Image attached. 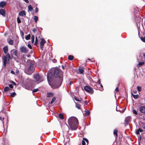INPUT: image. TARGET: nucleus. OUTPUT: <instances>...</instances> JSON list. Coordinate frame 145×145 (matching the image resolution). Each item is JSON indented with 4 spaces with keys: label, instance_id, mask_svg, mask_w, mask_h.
<instances>
[{
    "label": "nucleus",
    "instance_id": "nucleus-17",
    "mask_svg": "<svg viewBox=\"0 0 145 145\" xmlns=\"http://www.w3.org/2000/svg\"><path fill=\"white\" fill-rule=\"evenodd\" d=\"M3 50L4 53L5 54H7L8 51V47L7 46H5L3 48Z\"/></svg>",
    "mask_w": 145,
    "mask_h": 145
},
{
    "label": "nucleus",
    "instance_id": "nucleus-12",
    "mask_svg": "<svg viewBox=\"0 0 145 145\" xmlns=\"http://www.w3.org/2000/svg\"><path fill=\"white\" fill-rule=\"evenodd\" d=\"M11 53L12 55V54H13L15 56H18V52L16 50H12L11 51Z\"/></svg>",
    "mask_w": 145,
    "mask_h": 145
},
{
    "label": "nucleus",
    "instance_id": "nucleus-10",
    "mask_svg": "<svg viewBox=\"0 0 145 145\" xmlns=\"http://www.w3.org/2000/svg\"><path fill=\"white\" fill-rule=\"evenodd\" d=\"M62 128L64 131L67 132H68L69 130V127L66 124H64L63 125Z\"/></svg>",
    "mask_w": 145,
    "mask_h": 145
},
{
    "label": "nucleus",
    "instance_id": "nucleus-44",
    "mask_svg": "<svg viewBox=\"0 0 145 145\" xmlns=\"http://www.w3.org/2000/svg\"><path fill=\"white\" fill-rule=\"evenodd\" d=\"M38 9L37 7H36L35 9V12L36 13H37L38 11Z\"/></svg>",
    "mask_w": 145,
    "mask_h": 145
},
{
    "label": "nucleus",
    "instance_id": "nucleus-14",
    "mask_svg": "<svg viewBox=\"0 0 145 145\" xmlns=\"http://www.w3.org/2000/svg\"><path fill=\"white\" fill-rule=\"evenodd\" d=\"M0 14L3 16H5V11L3 9H1L0 10Z\"/></svg>",
    "mask_w": 145,
    "mask_h": 145
},
{
    "label": "nucleus",
    "instance_id": "nucleus-55",
    "mask_svg": "<svg viewBox=\"0 0 145 145\" xmlns=\"http://www.w3.org/2000/svg\"><path fill=\"white\" fill-rule=\"evenodd\" d=\"M61 67L63 69H65V67L63 65Z\"/></svg>",
    "mask_w": 145,
    "mask_h": 145
},
{
    "label": "nucleus",
    "instance_id": "nucleus-18",
    "mask_svg": "<svg viewBox=\"0 0 145 145\" xmlns=\"http://www.w3.org/2000/svg\"><path fill=\"white\" fill-rule=\"evenodd\" d=\"M19 15L21 16H23L24 15H25V11L23 10L20 12L19 13Z\"/></svg>",
    "mask_w": 145,
    "mask_h": 145
},
{
    "label": "nucleus",
    "instance_id": "nucleus-23",
    "mask_svg": "<svg viewBox=\"0 0 145 145\" xmlns=\"http://www.w3.org/2000/svg\"><path fill=\"white\" fill-rule=\"evenodd\" d=\"M117 130L116 129H115L114 130V135H115L116 136V137H118V134H117Z\"/></svg>",
    "mask_w": 145,
    "mask_h": 145
},
{
    "label": "nucleus",
    "instance_id": "nucleus-38",
    "mask_svg": "<svg viewBox=\"0 0 145 145\" xmlns=\"http://www.w3.org/2000/svg\"><path fill=\"white\" fill-rule=\"evenodd\" d=\"M132 112L133 114H135V115L137 114V111L135 109H133L132 110Z\"/></svg>",
    "mask_w": 145,
    "mask_h": 145
},
{
    "label": "nucleus",
    "instance_id": "nucleus-59",
    "mask_svg": "<svg viewBox=\"0 0 145 145\" xmlns=\"http://www.w3.org/2000/svg\"><path fill=\"white\" fill-rule=\"evenodd\" d=\"M88 59L89 61H90L91 60L89 59Z\"/></svg>",
    "mask_w": 145,
    "mask_h": 145
},
{
    "label": "nucleus",
    "instance_id": "nucleus-30",
    "mask_svg": "<svg viewBox=\"0 0 145 145\" xmlns=\"http://www.w3.org/2000/svg\"><path fill=\"white\" fill-rule=\"evenodd\" d=\"M29 10L31 11L33 10V8L31 5H29L28 7Z\"/></svg>",
    "mask_w": 145,
    "mask_h": 145
},
{
    "label": "nucleus",
    "instance_id": "nucleus-49",
    "mask_svg": "<svg viewBox=\"0 0 145 145\" xmlns=\"http://www.w3.org/2000/svg\"><path fill=\"white\" fill-rule=\"evenodd\" d=\"M99 84L100 85V86H101L102 88H103V86L101 84ZM103 90V88H102V89H101V91H102V90Z\"/></svg>",
    "mask_w": 145,
    "mask_h": 145
},
{
    "label": "nucleus",
    "instance_id": "nucleus-35",
    "mask_svg": "<svg viewBox=\"0 0 145 145\" xmlns=\"http://www.w3.org/2000/svg\"><path fill=\"white\" fill-rule=\"evenodd\" d=\"M137 89L139 91H140L142 90L141 87L140 86H138L137 87Z\"/></svg>",
    "mask_w": 145,
    "mask_h": 145
},
{
    "label": "nucleus",
    "instance_id": "nucleus-48",
    "mask_svg": "<svg viewBox=\"0 0 145 145\" xmlns=\"http://www.w3.org/2000/svg\"><path fill=\"white\" fill-rule=\"evenodd\" d=\"M115 91L116 92H118L119 91L118 89V88H116L115 90Z\"/></svg>",
    "mask_w": 145,
    "mask_h": 145
},
{
    "label": "nucleus",
    "instance_id": "nucleus-13",
    "mask_svg": "<svg viewBox=\"0 0 145 145\" xmlns=\"http://www.w3.org/2000/svg\"><path fill=\"white\" fill-rule=\"evenodd\" d=\"M7 3L5 1H1L0 3V7L3 8L6 5Z\"/></svg>",
    "mask_w": 145,
    "mask_h": 145
},
{
    "label": "nucleus",
    "instance_id": "nucleus-36",
    "mask_svg": "<svg viewBox=\"0 0 145 145\" xmlns=\"http://www.w3.org/2000/svg\"><path fill=\"white\" fill-rule=\"evenodd\" d=\"M16 95V93L14 92L11 94L10 96L12 97H14Z\"/></svg>",
    "mask_w": 145,
    "mask_h": 145
},
{
    "label": "nucleus",
    "instance_id": "nucleus-16",
    "mask_svg": "<svg viewBox=\"0 0 145 145\" xmlns=\"http://www.w3.org/2000/svg\"><path fill=\"white\" fill-rule=\"evenodd\" d=\"M85 141H86L87 143H88V140L87 139L85 138H84L83 140L82 141V145H86Z\"/></svg>",
    "mask_w": 145,
    "mask_h": 145
},
{
    "label": "nucleus",
    "instance_id": "nucleus-8",
    "mask_svg": "<svg viewBox=\"0 0 145 145\" xmlns=\"http://www.w3.org/2000/svg\"><path fill=\"white\" fill-rule=\"evenodd\" d=\"M20 51L24 53H26L28 52V50L27 48L25 46H22L20 48Z\"/></svg>",
    "mask_w": 145,
    "mask_h": 145
},
{
    "label": "nucleus",
    "instance_id": "nucleus-56",
    "mask_svg": "<svg viewBox=\"0 0 145 145\" xmlns=\"http://www.w3.org/2000/svg\"><path fill=\"white\" fill-rule=\"evenodd\" d=\"M143 55L144 57H145V53L143 54Z\"/></svg>",
    "mask_w": 145,
    "mask_h": 145
},
{
    "label": "nucleus",
    "instance_id": "nucleus-34",
    "mask_svg": "<svg viewBox=\"0 0 145 145\" xmlns=\"http://www.w3.org/2000/svg\"><path fill=\"white\" fill-rule=\"evenodd\" d=\"M79 72L81 74H82L83 72L84 71V70H83V69H80V68H79Z\"/></svg>",
    "mask_w": 145,
    "mask_h": 145
},
{
    "label": "nucleus",
    "instance_id": "nucleus-46",
    "mask_svg": "<svg viewBox=\"0 0 145 145\" xmlns=\"http://www.w3.org/2000/svg\"><path fill=\"white\" fill-rule=\"evenodd\" d=\"M52 61L53 63H55L57 62V60L55 59H53L52 60Z\"/></svg>",
    "mask_w": 145,
    "mask_h": 145
},
{
    "label": "nucleus",
    "instance_id": "nucleus-22",
    "mask_svg": "<svg viewBox=\"0 0 145 145\" xmlns=\"http://www.w3.org/2000/svg\"><path fill=\"white\" fill-rule=\"evenodd\" d=\"M132 95L133 96V97L135 99H137L139 97V95H134L133 93H132Z\"/></svg>",
    "mask_w": 145,
    "mask_h": 145
},
{
    "label": "nucleus",
    "instance_id": "nucleus-6",
    "mask_svg": "<svg viewBox=\"0 0 145 145\" xmlns=\"http://www.w3.org/2000/svg\"><path fill=\"white\" fill-rule=\"evenodd\" d=\"M85 90L87 92L90 94H93V89L88 86H86L84 87Z\"/></svg>",
    "mask_w": 145,
    "mask_h": 145
},
{
    "label": "nucleus",
    "instance_id": "nucleus-52",
    "mask_svg": "<svg viewBox=\"0 0 145 145\" xmlns=\"http://www.w3.org/2000/svg\"><path fill=\"white\" fill-rule=\"evenodd\" d=\"M11 73H12V74H14V72L13 71H11Z\"/></svg>",
    "mask_w": 145,
    "mask_h": 145
},
{
    "label": "nucleus",
    "instance_id": "nucleus-24",
    "mask_svg": "<svg viewBox=\"0 0 145 145\" xmlns=\"http://www.w3.org/2000/svg\"><path fill=\"white\" fill-rule=\"evenodd\" d=\"M144 64V62H140L138 63L137 65V67H140V66Z\"/></svg>",
    "mask_w": 145,
    "mask_h": 145
},
{
    "label": "nucleus",
    "instance_id": "nucleus-54",
    "mask_svg": "<svg viewBox=\"0 0 145 145\" xmlns=\"http://www.w3.org/2000/svg\"><path fill=\"white\" fill-rule=\"evenodd\" d=\"M85 105H87V101H85Z\"/></svg>",
    "mask_w": 145,
    "mask_h": 145
},
{
    "label": "nucleus",
    "instance_id": "nucleus-7",
    "mask_svg": "<svg viewBox=\"0 0 145 145\" xmlns=\"http://www.w3.org/2000/svg\"><path fill=\"white\" fill-rule=\"evenodd\" d=\"M46 42L44 39H42L40 42V46L41 49L43 50L44 44L46 43Z\"/></svg>",
    "mask_w": 145,
    "mask_h": 145
},
{
    "label": "nucleus",
    "instance_id": "nucleus-39",
    "mask_svg": "<svg viewBox=\"0 0 145 145\" xmlns=\"http://www.w3.org/2000/svg\"><path fill=\"white\" fill-rule=\"evenodd\" d=\"M39 90V89L38 88L34 89L32 91L33 93H34L37 92Z\"/></svg>",
    "mask_w": 145,
    "mask_h": 145
},
{
    "label": "nucleus",
    "instance_id": "nucleus-28",
    "mask_svg": "<svg viewBox=\"0 0 145 145\" xmlns=\"http://www.w3.org/2000/svg\"><path fill=\"white\" fill-rule=\"evenodd\" d=\"M74 58V57L72 55L69 56L68 57V59H69L72 60Z\"/></svg>",
    "mask_w": 145,
    "mask_h": 145
},
{
    "label": "nucleus",
    "instance_id": "nucleus-15",
    "mask_svg": "<svg viewBox=\"0 0 145 145\" xmlns=\"http://www.w3.org/2000/svg\"><path fill=\"white\" fill-rule=\"evenodd\" d=\"M131 120V117L129 116L125 118V121L127 123H129L130 122Z\"/></svg>",
    "mask_w": 145,
    "mask_h": 145
},
{
    "label": "nucleus",
    "instance_id": "nucleus-42",
    "mask_svg": "<svg viewBox=\"0 0 145 145\" xmlns=\"http://www.w3.org/2000/svg\"><path fill=\"white\" fill-rule=\"evenodd\" d=\"M28 47L30 49L32 48V47L31 45L29 44L27 45Z\"/></svg>",
    "mask_w": 145,
    "mask_h": 145
},
{
    "label": "nucleus",
    "instance_id": "nucleus-45",
    "mask_svg": "<svg viewBox=\"0 0 145 145\" xmlns=\"http://www.w3.org/2000/svg\"><path fill=\"white\" fill-rule=\"evenodd\" d=\"M97 82L99 84H101V83H100V82H101L99 78H98V81H97Z\"/></svg>",
    "mask_w": 145,
    "mask_h": 145
},
{
    "label": "nucleus",
    "instance_id": "nucleus-50",
    "mask_svg": "<svg viewBox=\"0 0 145 145\" xmlns=\"http://www.w3.org/2000/svg\"><path fill=\"white\" fill-rule=\"evenodd\" d=\"M36 31V29H33V31L34 32V33H35V32Z\"/></svg>",
    "mask_w": 145,
    "mask_h": 145
},
{
    "label": "nucleus",
    "instance_id": "nucleus-60",
    "mask_svg": "<svg viewBox=\"0 0 145 145\" xmlns=\"http://www.w3.org/2000/svg\"><path fill=\"white\" fill-rule=\"evenodd\" d=\"M16 73H18V71H17V72H16Z\"/></svg>",
    "mask_w": 145,
    "mask_h": 145
},
{
    "label": "nucleus",
    "instance_id": "nucleus-43",
    "mask_svg": "<svg viewBox=\"0 0 145 145\" xmlns=\"http://www.w3.org/2000/svg\"><path fill=\"white\" fill-rule=\"evenodd\" d=\"M4 119V117H0V120L3 121V120Z\"/></svg>",
    "mask_w": 145,
    "mask_h": 145
},
{
    "label": "nucleus",
    "instance_id": "nucleus-33",
    "mask_svg": "<svg viewBox=\"0 0 145 145\" xmlns=\"http://www.w3.org/2000/svg\"><path fill=\"white\" fill-rule=\"evenodd\" d=\"M59 118L61 119H63L64 117L63 115L61 114H59Z\"/></svg>",
    "mask_w": 145,
    "mask_h": 145
},
{
    "label": "nucleus",
    "instance_id": "nucleus-26",
    "mask_svg": "<svg viewBox=\"0 0 145 145\" xmlns=\"http://www.w3.org/2000/svg\"><path fill=\"white\" fill-rule=\"evenodd\" d=\"M31 37V35L29 34L25 37V39L27 40H28L30 39Z\"/></svg>",
    "mask_w": 145,
    "mask_h": 145
},
{
    "label": "nucleus",
    "instance_id": "nucleus-53",
    "mask_svg": "<svg viewBox=\"0 0 145 145\" xmlns=\"http://www.w3.org/2000/svg\"><path fill=\"white\" fill-rule=\"evenodd\" d=\"M75 99L76 100V101H79V100L77 99V98H75Z\"/></svg>",
    "mask_w": 145,
    "mask_h": 145
},
{
    "label": "nucleus",
    "instance_id": "nucleus-40",
    "mask_svg": "<svg viewBox=\"0 0 145 145\" xmlns=\"http://www.w3.org/2000/svg\"><path fill=\"white\" fill-rule=\"evenodd\" d=\"M38 42V41L37 38V37H36L35 44L36 45L37 44Z\"/></svg>",
    "mask_w": 145,
    "mask_h": 145
},
{
    "label": "nucleus",
    "instance_id": "nucleus-57",
    "mask_svg": "<svg viewBox=\"0 0 145 145\" xmlns=\"http://www.w3.org/2000/svg\"><path fill=\"white\" fill-rule=\"evenodd\" d=\"M12 83L15 85H16V84L14 82H13Z\"/></svg>",
    "mask_w": 145,
    "mask_h": 145
},
{
    "label": "nucleus",
    "instance_id": "nucleus-37",
    "mask_svg": "<svg viewBox=\"0 0 145 145\" xmlns=\"http://www.w3.org/2000/svg\"><path fill=\"white\" fill-rule=\"evenodd\" d=\"M17 21L18 23V24H19L21 22V21L19 17H18L17 18Z\"/></svg>",
    "mask_w": 145,
    "mask_h": 145
},
{
    "label": "nucleus",
    "instance_id": "nucleus-58",
    "mask_svg": "<svg viewBox=\"0 0 145 145\" xmlns=\"http://www.w3.org/2000/svg\"><path fill=\"white\" fill-rule=\"evenodd\" d=\"M72 82H70V85H71V84H72Z\"/></svg>",
    "mask_w": 145,
    "mask_h": 145
},
{
    "label": "nucleus",
    "instance_id": "nucleus-27",
    "mask_svg": "<svg viewBox=\"0 0 145 145\" xmlns=\"http://www.w3.org/2000/svg\"><path fill=\"white\" fill-rule=\"evenodd\" d=\"M35 40V37L33 35H32L31 37V42L32 43H33L34 42Z\"/></svg>",
    "mask_w": 145,
    "mask_h": 145
},
{
    "label": "nucleus",
    "instance_id": "nucleus-61",
    "mask_svg": "<svg viewBox=\"0 0 145 145\" xmlns=\"http://www.w3.org/2000/svg\"><path fill=\"white\" fill-rule=\"evenodd\" d=\"M16 73H18V71H17V72H16Z\"/></svg>",
    "mask_w": 145,
    "mask_h": 145
},
{
    "label": "nucleus",
    "instance_id": "nucleus-4",
    "mask_svg": "<svg viewBox=\"0 0 145 145\" xmlns=\"http://www.w3.org/2000/svg\"><path fill=\"white\" fill-rule=\"evenodd\" d=\"M12 57H10V55L7 54L6 56H4L2 57V60L3 62V65L5 67L7 64L10 61V59H11Z\"/></svg>",
    "mask_w": 145,
    "mask_h": 145
},
{
    "label": "nucleus",
    "instance_id": "nucleus-29",
    "mask_svg": "<svg viewBox=\"0 0 145 145\" xmlns=\"http://www.w3.org/2000/svg\"><path fill=\"white\" fill-rule=\"evenodd\" d=\"M76 106L79 109H80V105L77 103H76Z\"/></svg>",
    "mask_w": 145,
    "mask_h": 145
},
{
    "label": "nucleus",
    "instance_id": "nucleus-9",
    "mask_svg": "<svg viewBox=\"0 0 145 145\" xmlns=\"http://www.w3.org/2000/svg\"><path fill=\"white\" fill-rule=\"evenodd\" d=\"M11 37H8L7 38V42L8 43L11 45H12L13 44V42L14 40H12V39H11Z\"/></svg>",
    "mask_w": 145,
    "mask_h": 145
},
{
    "label": "nucleus",
    "instance_id": "nucleus-19",
    "mask_svg": "<svg viewBox=\"0 0 145 145\" xmlns=\"http://www.w3.org/2000/svg\"><path fill=\"white\" fill-rule=\"evenodd\" d=\"M54 94L51 93H47V97H51L53 96Z\"/></svg>",
    "mask_w": 145,
    "mask_h": 145
},
{
    "label": "nucleus",
    "instance_id": "nucleus-20",
    "mask_svg": "<svg viewBox=\"0 0 145 145\" xmlns=\"http://www.w3.org/2000/svg\"><path fill=\"white\" fill-rule=\"evenodd\" d=\"M142 130L140 128L138 129L136 131V133L137 135H138L139 134V133L142 132Z\"/></svg>",
    "mask_w": 145,
    "mask_h": 145
},
{
    "label": "nucleus",
    "instance_id": "nucleus-31",
    "mask_svg": "<svg viewBox=\"0 0 145 145\" xmlns=\"http://www.w3.org/2000/svg\"><path fill=\"white\" fill-rule=\"evenodd\" d=\"M35 21V22L37 23V20H38V17L37 16H35L34 17V18Z\"/></svg>",
    "mask_w": 145,
    "mask_h": 145
},
{
    "label": "nucleus",
    "instance_id": "nucleus-41",
    "mask_svg": "<svg viewBox=\"0 0 145 145\" xmlns=\"http://www.w3.org/2000/svg\"><path fill=\"white\" fill-rule=\"evenodd\" d=\"M141 40L143 42H145V37H144L140 38Z\"/></svg>",
    "mask_w": 145,
    "mask_h": 145
},
{
    "label": "nucleus",
    "instance_id": "nucleus-11",
    "mask_svg": "<svg viewBox=\"0 0 145 145\" xmlns=\"http://www.w3.org/2000/svg\"><path fill=\"white\" fill-rule=\"evenodd\" d=\"M139 111L142 113H145V107L141 106L139 108Z\"/></svg>",
    "mask_w": 145,
    "mask_h": 145
},
{
    "label": "nucleus",
    "instance_id": "nucleus-2",
    "mask_svg": "<svg viewBox=\"0 0 145 145\" xmlns=\"http://www.w3.org/2000/svg\"><path fill=\"white\" fill-rule=\"evenodd\" d=\"M33 80L30 79H28V81L31 84L30 86L27 85H24V87L25 89L31 90L35 86V84H34V83H35L37 84H38L44 80L43 76L38 73L33 75Z\"/></svg>",
    "mask_w": 145,
    "mask_h": 145
},
{
    "label": "nucleus",
    "instance_id": "nucleus-25",
    "mask_svg": "<svg viewBox=\"0 0 145 145\" xmlns=\"http://www.w3.org/2000/svg\"><path fill=\"white\" fill-rule=\"evenodd\" d=\"M85 114L86 116H88L90 114V111L88 110H86L85 111Z\"/></svg>",
    "mask_w": 145,
    "mask_h": 145
},
{
    "label": "nucleus",
    "instance_id": "nucleus-21",
    "mask_svg": "<svg viewBox=\"0 0 145 145\" xmlns=\"http://www.w3.org/2000/svg\"><path fill=\"white\" fill-rule=\"evenodd\" d=\"M10 88L7 86H6L5 87L4 89V92H6L7 91L10 89Z\"/></svg>",
    "mask_w": 145,
    "mask_h": 145
},
{
    "label": "nucleus",
    "instance_id": "nucleus-32",
    "mask_svg": "<svg viewBox=\"0 0 145 145\" xmlns=\"http://www.w3.org/2000/svg\"><path fill=\"white\" fill-rule=\"evenodd\" d=\"M56 99L55 97H53V99H52L51 101L50 102V104H53L54 101H56Z\"/></svg>",
    "mask_w": 145,
    "mask_h": 145
},
{
    "label": "nucleus",
    "instance_id": "nucleus-3",
    "mask_svg": "<svg viewBox=\"0 0 145 145\" xmlns=\"http://www.w3.org/2000/svg\"><path fill=\"white\" fill-rule=\"evenodd\" d=\"M69 125L72 130L76 129L78 125V119L75 117H72L68 120Z\"/></svg>",
    "mask_w": 145,
    "mask_h": 145
},
{
    "label": "nucleus",
    "instance_id": "nucleus-5",
    "mask_svg": "<svg viewBox=\"0 0 145 145\" xmlns=\"http://www.w3.org/2000/svg\"><path fill=\"white\" fill-rule=\"evenodd\" d=\"M30 66L27 70L28 73L27 74H30L33 72L34 70V62L31 61L29 62Z\"/></svg>",
    "mask_w": 145,
    "mask_h": 145
},
{
    "label": "nucleus",
    "instance_id": "nucleus-47",
    "mask_svg": "<svg viewBox=\"0 0 145 145\" xmlns=\"http://www.w3.org/2000/svg\"><path fill=\"white\" fill-rule=\"evenodd\" d=\"M9 86L10 88H13V86L12 84H10L9 85Z\"/></svg>",
    "mask_w": 145,
    "mask_h": 145
},
{
    "label": "nucleus",
    "instance_id": "nucleus-1",
    "mask_svg": "<svg viewBox=\"0 0 145 145\" xmlns=\"http://www.w3.org/2000/svg\"><path fill=\"white\" fill-rule=\"evenodd\" d=\"M53 71V75L52 72H50L47 74V80L49 83L52 80L53 76L55 78H57V81L55 84V88H58L61 85L63 80V73L60 72L59 70L57 69H54Z\"/></svg>",
    "mask_w": 145,
    "mask_h": 145
},
{
    "label": "nucleus",
    "instance_id": "nucleus-51",
    "mask_svg": "<svg viewBox=\"0 0 145 145\" xmlns=\"http://www.w3.org/2000/svg\"><path fill=\"white\" fill-rule=\"evenodd\" d=\"M24 0L26 3H28L29 2L28 0Z\"/></svg>",
    "mask_w": 145,
    "mask_h": 145
}]
</instances>
